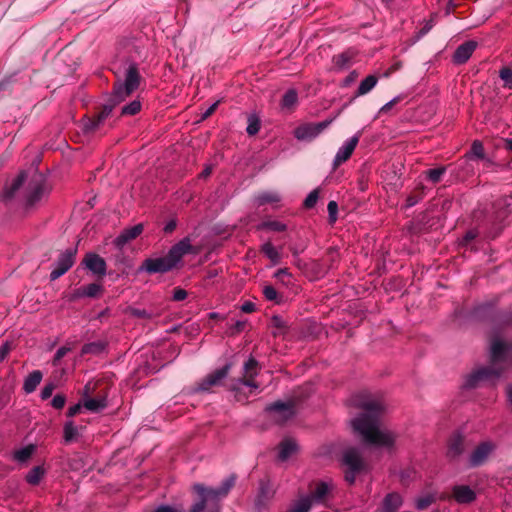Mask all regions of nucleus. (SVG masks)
Listing matches in <instances>:
<instances>
[{"instance_id":"nucleus-1","label":"nucleus","mask_w":512,"mask_h":512,"mask_svg":"<svg viewBox=\"0 0 512 512\" xmlns=\"http://www.w3.org/2000/svg\"><path fill=\"white\" fill-rule=\"evenodd\" d=\"M353 405L363 409V412L352 421V427L369 445L390 448L395 443V435L387 430H381L380 416L384 411L381 399L366 392L356 394L352 398Z\"/></svg>"},{"instance_id":"nucleus-2","label":"nucleus","mask_w":512,"mask_h":512,"mask_svg":"<svg viewBox=\"0 0 512 512\" xmlns=\"http://www.w3.org/2000/svg\"><path fill=\"white\" fill-rule=\"evenodd\" d=\"M490 357L492 365L478 368L470 373L465 379V388H475L481 382H490L492 385H495L504 371L503 368L497 367V363L508 359L512 361V346L496 339L491 344Z\"/></svg>"},{"instance_id":"nucleus-3","label":"nucleus","mask_w":512,"mask_h":512,"mask_svg":"<svg viewBox=\"0 0 512 512\" xmlns=\"http://www.w3.org/2000/svg\"><path fill=\"white\" fill-rule=\"evenodd\" d=\"M188 253H196L189 237H185L174 244L167 255L158 258H147L139 267V271H145L149 274L165 273L177 266L183 256Z\"/></svg>"},{"instance_id":"nucleus-4","label":"nucleus","mask_w":512,"mask_h":512,"mask_svg":"<svg viewBox=\"0 0 512 512\" xmlns=\"http://www.w3.org/2000/svg\"><path fill=\"white\" fill-rule=\"evenodd\" d=\"M193 489L200 499L192 505L191 512H220V500L223 498L220 494L216 493L214 489L206 488L202 484H195Z\"/></svg>"},{"instance_id":"nucleus-5","label":"nucleus","mask_w":512,"mask_h":512,"mask_svg":"<svg viewBox=\"0 0 512 512\" xmlns=\"http://www.w3.org/2000/svg\"><path fill=\"white\" fill-rule=\"evenodd\" d=\"M140 74L136 64H130L125 75L124 82H118L114 85L113 99L121 102L130 96L139 86Z\"/></svg>"},{"instance_id":"nucleus-6","label":"nucleus","mask_w":512,"mask_h":512,"mask_svg":"<svg viewBox=\"0 0 512 512\" xmlns=\"http://www.w3.org/2000/svg\"><path fill=\"white\" fill-rule=\"evenodd\" d=\"M342 462L347 467L345 480L352 485L355 482L356 475L364 469L363 458L356 448H349L344 451Z\"/></svg>"},{"instance_id":"nucleus-7","label":"nucleus","mask_w":512,"mask_h":512,"mask_svg":"<svg viewBox=\"0 0 512 512\" xmlns=\"http://www.w3.org/2000/svg\"><path fill=\"white\" fill-rule=\"evenodd\" d=\"M50 189L44 177L40 174L34 176L28 185L26 195V206L32 207L36 205L43 197L47 196Z\"/></svg>"},{"instance_id":"nucleus-8","label":"nucleus","mask_w":512,"mask_h":512,"mask_svg":"<svg viewBox=\"0 0 512 512\" xmlns=\"http://www.w3.org/2000/svg\"><path fill=\"white\" fill-rule=\"evenodd\" d=\"M334 118L319 123H304L294 130V137L300 141H311L320 135L334 121Z\"/></svg>"},{"instance_id":"nucleus-9","label":"nucleus","mask_w":512,"mask_h":512,"mask_svg":"<svg viewBox=\"0 0 512 512\" xmlns=\"http://www.w3.org/2000/svg\"><path fill=\"white\" fill-rule=\"evenodd\" d=\"M257 366L258 362L254 358H249L244 364V376L234 380L230 389L236 393L240 390L241 385L257 389L259 387L255 381L258 374Z\"/></svg>"},{"instance_id":"nucleus-10","label":"nucleus","mask_w":512,"mask_h":512,"mask_svg":"<svg viewBox=\"0 0 512 512\" xmlns=\"http://www.w3.org/2000/svg\"><path fill=\"white\" fill-rule=\"evenodd\" d=\"M77 248H69L62 252L56 263L55 268L50 273V280L55 281L64 275L75 263Z\"/></svg>"},{"instance_id":"nucleus-11","label":"nucleus","mask_w":512,"mask_h":512,"mask_svg":"<svg viewBox=\"0 0 512 512\" xmlns=\"http://www.w3.org/2000/svg\"><path fill=\"white\" fill-rule=\"evenodd\" d=\"M266 412L273 414V420L278 423H284L291 419L294 414V404L292 402L284 403L274 402L265 408Z\"/></svg>"},{"instance_id":"nucleus-12","label":"nucleus","mask_w":512,"mask_h":512,"mask_svg":"<svg viewBox=\"0 0 512 512\" xmlns=\"http://www.w3.org/2000/svg\"><path fill=\"white\" fill-rule=\"evenodd\" d=\"M495 448L496 445L492 441L481 442L471 453L469 457V466L478 467L484 464Z\"/></svg>"},{"instance_id":"nucleus-13","label":"nucleus","mask_w":512,"mask_h":512,"mask_svg":"<svg viewBox=\"0 0 512 512\" xmlns=\"http://www.w3.org/2000/svg\"><path fill=\"white\" fill-rule=\"evenodd\" d=\"M230 369H231V364L227 363L223 367L208 374L198 384V390L199 391H209L211 389V387L220 385L222 380L227 377Z\"/></svg>"},{"instance_id":"nucleus-14","label":"nucleus","mask_w":512,"mask_h":512,"mask_svg":"<svg viewBox=\"0 0 512 512\" xmlns=\"http://www.w3.org/2000/svg\"><path fill=\"white\" fill-rule=\"evenodd\" d=\"M82 264L93 274L103 277L106 275L107 265L105 260L96 253H87Z\"/></svg>"},{"instance_id":"nucleus-15","label":"nucleus","mask_w":512,"mask_h":512,"mask_svg":"<svg viewBox=\"0 0 512 512\" xmlns=\"http://www.w3.org/2000/svg\"><path fill=\"white\" fill-rule=\"evenodd\" d=\"M360 139V135L356 134L347 141L338 149L333 165L334 167H338L342 163L346 162L352 155L353 151L355 150L356 146L358 145Z\"/></svg>"},{"instance_id":"nucleus-16","label":"nucleus","mask_w":512,"mask_h":512,"mask_svg":"<svg viewBox=\"0 0 512 512\" xmlns=\"http://www.w3.org/2000/svg\"><path fill=\"white\" fill-rule=\"evenodd\" d=\"M143 224L139 223L124 229L114 240L117 248L122 249L128 242L136 239L143 232Z\"/></svg>"},{"instance_id":"nucleus-17","label":"nucleus","mask_w":512,"mask_h":512,"mask_svg":"<svg viewBox=\"0 0 512 512\" xmlns=\"http://www.w3.org/2000/svg\"><path fill=\"white\" fill-rule=\"evenodd\" d=\"M476 47L477 43L475 41H466L458 46L452 57L453 63L458 65L466 63L472 56Z\"/></svg>"},{"instance_id":"nucleus-18","label":"nucleus","mask_w":512,"mask_h":512,"mask_svg":"<svg viewBox=\"0 0 512 512\" xmlns=\"http://www.w3.org/2000/svg\"><path fill=\"white\" fill-rule=\"evenodd\" d=\"M492 213L488 222L493 226L500 225L509 215L508 205L504 200H497L492 206Z\"/></svg>"},{"instance_id":"nucleus-19","label":"nucleus","mask_w":512,"mask_h":512,"mask_svg":"<svg viewBox=\"0 0 512 512\" xmlns=\"http://www.w3.org/2000/svg\"><path fill=\"white\" fill-rule=\"evenodd\" d=\"M452 496L459 504H469L475 501L476 493L467 485H455L452 488Z\"/></svg>"},{"instance_id":"nucleus-20","label":"nucleus","mask_w":512,"mask_h":512,"mask_svg":"<svg viewBox=\"0 0 512 512\" xmlns=\"http://www.w3.org/2000/svg\"><path fill=\"white\" fill-rule=\"evenodd\" d=\"M112 110V105H105L94 118L88 119L84 123L85 132L96 131L101 126V124L110 116Z\"/></svg>"},{"instance_id":"nucleus-21","label":"nucleus","mask_w":512,"mask_h":512,"mask_svg":"<svg viewBox=\"0 0 512 512\" xmlns=\"http://www.w3.org/2000/svg\"><path fill=\"white\" fill-rule=\"evenodd\" d=\"M26 179L25 172H21L9 186H6L1 194V200L8 201L13 198Z\"/></svg>"},{"instance_id":"nucleus-22","label":"nucleus","mask_w":512,"mask_h":512,"mask_svg":"<svg viewBox=\"0 0 512 512\" xmlns=\"http://www.w3.org/2000/svg\"><path fill=\"white\" fill-rule=\"evenodd\" d=\"M402 505V497L397 492L388 493L383 502L381 512H396Z\"/></svg>"},{"instance_id":"nucleus-23","label":"nucleus","mask_w":512,"mask_h":512,"mask_svg":"<svg viewBox=\"0 0 512 512\" xmlns=\"http://www.w3.org/2000/svg\"><path fill=\"white\" fill-rule=\"evenodd\" d=\"M464 451V439L461 435H454L448 443L447 456L455 459Z\"/></svg>"},{"instance_id":"nucleus-24","label":"nucleus","mask_w":512,"mask_h":512,"mask_svg":"<svg viewBox=\"0 0 512 512\" xmlns=\"http://www.w3.org/2000/svg\"><path fill=\"white\" fill-rule=\"evenodd\" d=\"M273 496V491L270 487V484L266 481H261L259 486V493L257 495L255 505L257 508L261 509L265 506L266 501L271 499Z\"/></svg>"},{"instance_id":"nucleus-25","label":"nucleus","mask_w":512,"mask_h":512,"mask_svg":"<svg viewBox=\"0 0 512 512\" xmlns=\"http://www.w3.org/2000/svg\"><path fill=\"white\" fill-rule=\"evenodd\" d=\"M42 373L39 370L31 372L24 380L23 389L27 394L34 392L42 380Z\"/></svg>"},{"instance_id":"nucleus-26","label":"nucleus","mask_w":512,"mask_h":512,"mask_svg":"<svg viewBox=\"0 0 512 512\" xmlns=\"http://www.w3.org/2000/svg\"><path fill=\"white\" fill-rule=\"evenodd\" d=\"M297 450V444L292 439H285L279 444L278 458L287 460Z\"/></svg>"},{"instance_id":"nucleus-27","label":"nucleus","mask_w":512,"mask_h":512,"mask_svg":"<svg viewBox=\"0 0 512 512\" xmlns=\"http://www.w3.org/2000/svg\"><path fill=\"white\" fill-rule=\"evenodd\" d=\"M80 436L79 427L73 421H67L63 428V439L66 444L72 443Z\"/></svg>"},{"instance_id":"nucleus-28","label":"nucleus","mask_w":512,"mask_h":512,"mask_svg":"<svg viewBox=\"0 0 512 512\" xmlns=\"http://www.w3.org/2000/svg\"><path fill=\"white\" fill-rule=\"evenodd\" d=\"M261 252L271 261L272 265H277L281 262V254L271 242L264 243L261 246Z\"/></svg>"},{"instance_id":"nucleus-29","label":"nucleus","mask_w":512,"mask_h":512,"mask_svg":"<svg viewBox=\"0 0 512 512\" xmlns=\"http://www.w3.org/2000/svg\"><path fill=\"white\" fill-rule=\"evenodd\" d=\"M83 406L91 412H99L106 408L107 400L105 397L86 398L83 400Z\"/></svg>"},{"instance_id":"nucleus-30","label":"nucleus","mask_w":512,"mask_h":512,"mask_svg":"<svg viewBox=\"0 0 512 512\" xmlns=\"http://www.w3.org/2000/svg\"><path fill=\"white\" fill-rule=\"evenodd\" d=\"M103 291V287L98 283H91L78 289V295L81 297L95 298Z\"/></svg>"},{"instance_id":"nucleus-31","label":"nucleus","mask_w":512,"mask_h":512,"mask_svg":"<svg viewBox=\"0 0 512 512\" xmlns=\"http://www.w3.org/2000/svg\"><path fill=\"white\" fill-rule=\"evenodd\" d=\"M281 197L277 192L274 191H264L259 193L256 196V203L258 206H262L265 204H273L280 202Z\"/></svg>"},{"instance_id":"nucleus-32","label":"nucleus","mask_w":512,"mask_h":512,"mask_svg":"<svg viewBox=\"0 0 512 512\" xmlns=\"http://www.w3.org/2000/svg\"><path fill=\"white\" fill-rule=\"evenodd\" d=\"M378 78L374 75H369L363 79L357 89L356 95L362 96L369 93L377 84Z\"/></svg>"},{"instance_id":"nucleus-33","label":"nucleus","mask_w":512,"mask_h":512,"mask_svg":"<svg viewBox=\"0 0 512 512\" xmlns=\"http://www.w3.org/2000/svg\"><path fill=\"white\" fill-rule=\"evenodd\" d=\"M330 490L331 485H329L327 482H320L316 485L314 491L311 494V498L309 499L316 502H321L325 499Z\"/></svg>"},{"instance_id":"nucleus-34","label":"nucleus","mask_w":512,"mask_h":512,"mask_svg":"<svg viewBox=\"0 0 512 512\" xmlns=\"http://www.w3.org/2000/svg\"><path fill=\"white\" fill-rule=\"evenodd\" d=\"M34 451H35V445H33V444L27 445L19 450L14 451L13 459L19 463H24L32 456Z\"/></svg>"},{"instance_id":"nucleus-35","label":"nucleus","mask_w":512,"mask_h":512,"mask_svg":"<svg viewBox=\"0 0 512 512\" xmlns=\"http://www.w3.org/2000/svg\"><path fill=\"white\" fill-rule=\"evenodd\" d=\"M236 475L231 474L229 477H227L223 482L221 483L220 487L217 489H214L216 493L220 494L222 497H226L230 490L234 487L236 483Z\"/></svg>"},{"instance_id":"nucleus-36","label":"nucleus","mask_w":512,"mask_h":512,"mask_svg":"<svg viewBox=\"0 0 512 512\" xmlns=\"http://www.w3.org/2000/svg\"><path fill=\"white\" fill-rule=\"evenodd\" d=\"M298 94L295 89H289L285 92L281 100L282 108L290 109L296 105Z\"/></svg>"},{"instance_id":"nucleus-37","label":"nucleus","mask_w":512,"mask_h":512,"mask_svg":"<svg viewBox=\"0 0 512 512\" xmlns=\"http://www.w3.org/2000/svg\"><path fill=\"white\" fill-rule=\"evenodd\" d=\"M106 348V344L104 342H91L83 345L81 349V353L85 354H99L103 352Z\"/></svg>"},{"instance_id":"nucleus-38","label":"nucleus","mask_w":512,"mask_h":512,"mask_svg":"<svg viewBox=\"0 0 512 512\" xmlns=\"http://www.w3.org/2000/svg\"><path fill=\"white\" fill-rule=\"evenodd\" d=\"M258 229H266V230H271V231H275V232H283L287 229V226L283 222H280L277 220H268V221L262 222L258 226Z\"/></svg>"},{"instance_id":"nucleus-39","label":"nucleus","mask_w":512,"mask_h":512,"mask_svg":"<svg viewBox=\"0 0 512 512\" xmlns=\"http://www.w3.org/2000/svg\"><path fill=\"white\" fill-rule=\"evenodd\" d=\"M44 475V469L41 466L32 468L26 475V481L31 485H37Z\"/></svg>"},{"instance_id":"nucleus-40","label":"nucleus","mask_w":512,"mask_h":512,"mask_svg":"<svg viewBox=\"0 0 512 512\" xmlns=\"http://www.w3.org/2000/svg\"><path fill=\"white\" fill-rule=\"evenodd\" d=\"M311 504L309 497L301 498L287 512H309Z\"/></svg>"},{"instance_id":"nucleus-41","label":"nucleus","mask_w":512,"mask_h":512,"mask_svg":"<svg viewBox=\"0 0 512 512\" xmlns=\"http://www.w3.org/2000/svg\"><path fill=\"white\" fill-rule=\"evenodd\" d=\"M261 127V123L259 118L256 115H250L248 117V125L246 128L247 133L250 136L256 135Z\"/></svg>"},{"instance_id":"nucleus-42","label":"nucleus","mask_w":512,"mask_h":512,"mask_svg":"<svg viewBox=\"0 0 512 512\" xmlns=\"http://www.w3.org/2000/svg\"><path fill=\"white\" fill-rule=\"evenodd\" d=\"M445 172L446 168L443 166L434 169H429L426 171V177L430 182L438 183Z\"/></svg>"},{"instance_id":"nucleus-43","label":"nucleus","mask_w":512,"mask_h":512,"mask_svg":"<svg viewBox=\"0 0 512 512\" xmlns=\"http://www.w3.org/2000/svg\"><path fill=\"white\" fill-rule=\"evenodd\" d=\"M263 295L266 300L273 301L277 304L281 302V296L278 294L276 289L271 285H266L263 287Z\"/></svg>"},{"instance_id":"nucleus-44","label":"nucleus","mask_w":512,"mask_h":512,"mask_svg":"<svg viewBox=\"0 0 512 512\" xmlns=\"http://www.w3.org/2000/svg\"><path fill=\"white\" fill-rule=\"evenodd\" d=\"M273 277L280 281L282 284L288 286L290 284L292 274L289 272L288 268H280L274 273Z\"/></svg>"},{"instance_id":"nucleus-45","label":"nucleus","mask_w":512,"mask_h":512,"mask_svg":"<svg viewBox=\"0 0 512 512\" xmlns=\"http://www.w3.org/2000/svg\"><path fill=\"white\" fill-rule=\"evenodd\" d=\"M141 110V103L138 100H134L131 103L122 107V115H136Z\"/></svg>"},{"instance_id":"nucleus-46","label":"nucleus","mask_w":512,"mask_h":512,"mask_svg":"<svg viewBox=\"0 0 512 512\" xmlns=\"http://www.w3.org/2000/svg\"><path fill=\"white\" fill-rule=\"evenodd\" d=\"M499 76L504 81V87L512 89V70L509 67H503L499 72Z\"/></svg>"},{"instance_id":"nucleus-47","label":"nucleus","mask_w":512,"mask_h":512,"mask_svg":"<svg viewBox=\"0 0 512 512\" xmlns=\"http://www.w3.org/2000/svg\"><path fill=\"white\" fill-rule=\"evenodd\" d=\"M434 500L435 499L432 495L420 497L416 500V508L418 510H424L428 508L434 502Z\"/></svg>"},{"instance_id":"nucleus-48","label":"nucleus","mask_w":512,"mask_h":512,"mask_svg":"<svg viewBox=\"0 0 512 512\" xmlns=\"http://www.w3.org/2000/svg\"><path fill=\"white\" fill-rule=\"evenodd\" d=\"M318 198H319L318 190L315 189V190L311 191L304 200V207L307 209L313 208L316 205Z\"/></svg>"},{"instance_id":"nucleus-49","label":"nucleus","mask_w":512,"mask_h":512,"mask_svg":"<svg viewBox=\"0 0 512 512\" xmlns=\"http://www.w3.org/2000/svg\"><path fill=\"white\" fill-rule=\"evenodd\" d=\"M471 154L476 158L483 159L484 158V147L482 142L475 140L471 146Z\"/></svg>"},{"instance_id":"nucleus-50","label":"nucleus","mask_w":512,"mask_h":512,"mask_svg":"<svg viewBox=\"0 0 512 512\" xmlns=\"http://www.w3.org/2000/svg\"><path fill=\"white\" fill-rule=\"evenodd\" d=\"M246 324H247L246 320H237L235 323H233L229 327L228 333L230 335H235V334L241 333L245 329Z\"/></svg>"},{"instance_id":"nucleus-51","label":"nucleus","mask_w":512,"mask_h":512,"mask_svg":"<svg viewBox=\"0 0 512 512\" xmlns=\"http://www.w3.org/2000/svg\"><path fill=\"white\" fill-rule=\"evenodd\" d=\"M128 312L130 313V315L137 317V318L151 319L153 317V315L145 309L131 307V308H129Z\"/></svg>"},{"instance_id":"nucleus-52","label":"nucleus","mask_w":512,"mask_h":512,"mask_svg":"<svg viewBox=\"0 0 512 512\" xmlns=\"http://www.w3.org/2000/svg\"><path fill=\"white\" fill-rule=\"evenodd\" d=\"M329 221L330 223H335L337 220L338 213V204L336 201H330L327 206Z\"/></svg>"},{"instance_id":"nucleus-53","label":"nucleus","mask_w":512,"mask_h":512,"mask_svg":"<svg viewBox=\"0 0 512 512\" xmlns=\"http://www.w3.org/2000/svg\"><path fill=\"white\" fill-rule=\"evenodd\" d=\"M351 58H352V55L349 54V52H343L335 58V64L338 67L343 68L349 63Z\"/></svg>"},{"instance_id":"nucleus-54","label":"nucleus","mask_w":512,"mask_h":512,"mask_svg":"<svg viewBox=\"0 0 512 512\" xmlns=\"http://www.w3.org/2000/svg\"><path fill=\"white\" fill-rule=\"evenodd\" d=\"M70 351H71V348H70V347H67V346H62V347H60V348L56 351V353H55V355H54V358H53V361H52L53 365H54V366H58V365H59L60 360H61V359H62V358H63V357L68 353V352H70Z\"/></svg>"},{"instance_id":"nucleus-55","label":"nucleus","mask_w":512,"mask_h":512,"mask_svg":"<svg viewBox=\"0 0 512 512\" xmlns=\"http://www.w3.org/2000/svg\"><path fill=\"white\" fill-rule=\"evenodd\" d=\"M433 27V20H428L425 22L424 26L416 33L415 41L420 40L423 36H425Z\"/></svg>"},{"instance_id":"nucleus-56","label":"nucleus","mask_w":512,"mask_h":512,"mask_svg":"<svg viewBox=\"0 0 512 512\" xmlns=\"http://www.w3.org/2000/svg\"><path fill=\"white\" fill-rule=\"evenodd\" d=\"M187 291L183 288H180V287H176L174 290H173V296H172V299L174 301H183L187 298Z\"/></svg>"},{"instance_id":"nucleus-57","label":"nucleus","mask_w":512,"mask_h":512,"mask_svg":"<svg viewBox=\"0 0 512 512\" xmlns=\"http://www.w3.org/2000/svg\"><path fill=\"white\" fill-rule=\"evenodd\" d=\"M65 402H66V398L64 395H61V394H57L53 397L52 399V402H51V405L55 408V409H62L65 405Z\"/></svg>"},{"instance_id":"nucleus-58","label":"nucleus","mask_w":512,"mask_h":512,"mask_svg":"<svg viewBox=\"0 0 512 512\" xmlns=\"http://www.w3.org/2000/svg\"><path fill=\"white\" fill-rule=\"evenodd\" d=\"M55 389V385L53 383L46 384L43 389L41 390V399L46 400L51 397L53 391Z\"/></svg>"},{"instance_id":"nucleus-59","label":"nucleus","mask_w":512,"mask_h":512,"mask_svg":"<svg viewBox=\"0 0 512 512\" xmlns=\"http://www.w3.org/2000/svg\"><path fill=\"white\" fill-rule=\"evenodd\" d=\"M256 309V306L251 301H246L241 305V311L244 313H252Z\"/></svg>"},{"instance_id":"nucleus-60","label":"nucleus","mask_w":512,"mask_h":512,"mask_svg":"<svg viewBox=\"0 0 512 512\" xmlns=\"http://www.w3.org/2000/svg\"><path fill=\"white\" fill-rule=\"evenodd\" d=\"M218 104H219V101H216L215 103H213L209 108L206 109V111L202 114L201 118L204 120V119H207L208 117H210L217 109Z\"/></svg>"},{"instance_id":"nucleus-61","label":"nucleus","mask_w":512,"mask_h":512,"mask_svg":"<svg viewBox=\"0 0 512 512\" xmlns=\"http://www.w3.org/2000/svg\"><path fill=\"white\" fill-rule=\"evenodd\" d=\"M10 352V345L8 342H5L0 348V362H2Z\"/></svg>"},{"instance_id":"nucleus-62","label":"nucleus","mask_w":512,"mask_h":512,"mask_svg":"<svg viewBox=\"0 0 512 512\" xmlns=\"http://www.w3.org/2000/svg\"><path fill=\"white\" fill-rule=\"evenodd\" d=\"M81 408H82V405L80 403H77V404L71 406L68 409L67 416L74 417L75 415H77L80 412Z\"/></svg>"},{"instance_id":"nucleus-63","label":"nucleus","mask_w":512,"mask_h":512,"mask_svg":"<svg viewBox=\"0 0 512 512\" xmlns=\"http://www.w3.org/2000/svg\"><path fill=\"white\" fill-rule=\"evenodd\" d=\"M478 236V232L476 230H469L466 232V234L463 237V241L465 243H468L472 240H474Z\"/></svg>"},{"instance_id":"nucleus-64","label":"nucleus","mask_w":512,"mask_h":512,"mask_svg":"<svg viewBox=\"0 0 512 512\" xmlns=\"http://www.w3.org/2000/svg\"><path fill=\"white\" fill-rule=\"evenodd\" d=\"M153 512H178V511L170 506L161 505V506L157 507Z\"/></svg>"}]
</instances>
